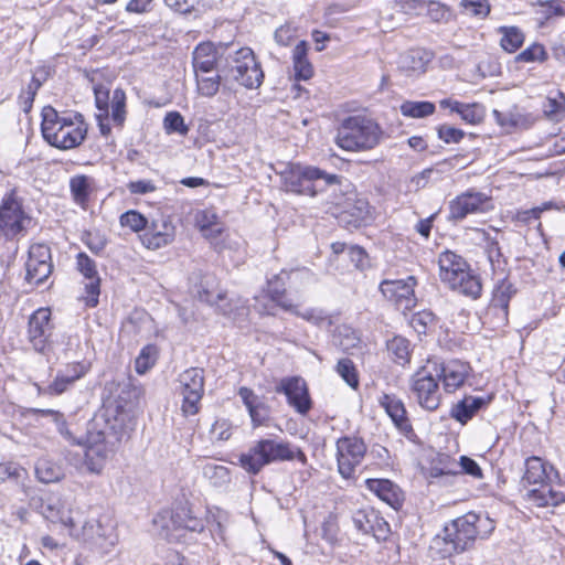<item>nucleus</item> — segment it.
Returning a JSON list of instances; mask_svg holds the SVG:
<instances>
[{"label":"nucleus","mask_w":565,"mask_h":565,"mask_svg":"<svg viewBox=\"0 0 565 565\" xmlns=\"http://www.w3.org/2000/svg\"><path fill=\"white\" fill-rule=\"evenodd\" d=\"M51 249L45 244H33L25 263V280L31 286L43 284L52 274Z\"/></svg>","instance_id":"4468645a"},{"label":"nucleus","mask_w":565,"mask_h":565,"mask_svg":"<svg viewBox=\"0 0 565 565\" xmlns=\"http://www.w3.org/2000/svg\"><path fill=\"white\" fill-rule=\"evenodd\" d=\"M457 114L469 124H478L483 118L482 108L476 104H462L460 103Z\"/></svg>","instance_id":"052dcab7"},{"label":"nucleus","mask_w":565,"mask_h":565,"mask_svg":"<svg viewBox=\"0 0 565 565\" xmlns=\"http://www.w3.org/2000/svg\"><path fill=\"white\" fill-rule=\"evenodd\" d=\"M191 515H192V511L188 507L180 505V507L175 508L170 514V522L172 524V530H170V527L167 526V531H168L166 534L167 537L169 540L179 539V535L174 534L172 531L184 530L186 520Z\"/></svg>","instance_id":"79ce46f5"},{"label":"nucleus","mask_w":565,"mask_h":565,"mask_svg":"<svg viewBox=\"0 0 565 565\" xmlns=\"http://www.w3.org/2000/svg\"><path fill=\"white\" fill-rule=\"evenodd\" d=\"M543 113L552 120H562L565 116V95L557 92L555 96H548L543 104Z\"/></svg>","instance_id":"ea45409f"},{"label":"nucleus","mask_w":565,"mask_h":565,"mask_svg":"<svg viewBox=\"0 0 565 565\" xmlns=\"http://www.w3.org/2000/svg\"><path fill=\"white\" fill-rule=\"evenodd\" d=\"M401 113L409 118H424L435 113V105L430 102L406 100L401 105Z\"/></svg>","instance_id":"58836bf2"},{"label":"nucleus","mask_w":565,"mask_h":565,"mask_svg":"<svg viewBox=\"0 0 565 565\" xmlns=\"http://www.w3.org/2000/svg\"><path fill=\"white\" fill-rule=\"evenodd\" d=\"M547 58V52L544 46L539 43H534L522 51L520 54L515 56L516 62H544Z\"/></svg>","instance_id":"603ef678"},{"label":"nucleus","mask_w":565,"mask_h":565,"mask_svg":"<svg viewBox=\"0 0 565 565\" xmlns=\"http://www.w3.org/2000/svg\"><path fill=\"white\" fill-rule=\"evenodd\" d=\"M126 94L121 88H116L113 92L110 99V116L111 120L121 127L126 119Z\"/></svg>","instance_id":"a19ab883"},{"label":"nucleus","mask_w":565,"mask_h":565,"mask_svg":"<svg viewBox=\"0 0 565 565\" xmlns=\"http://www.w3.org/2000/svg\"><path fill=\"white\" fill-rule=\"evenodd\" d=\"M73 385L67 377H64L60 372L56 373L54 381L46 387L36 385L39 394L42 395H61Z\"/></svg>","instance_id":"864d4df0"},{"label":"nucleus","mask_w":565,"mask_h":565,"mask_svg":"<svg viewBox=\"0 0 565 565\" xmlns=\"http://www.w3.org/2000/svg\"><path fill=\"white\" fill-rule=\"evenodd\" d=\"M228 74L234 81L248 89L258 88L264 79L260 64L249 47L237 50L234 56L231 57Z\"/></svg>","instance_id":"6e6552de"},{"label":"nucleus","mask_w":565,"mask_h":565,"mask_svg":"<svg viewBox=\"0 0 565 565\" xmlns=\"http://www.w3.org/2000/svg\"><path fill=\"white\" fill-rule=\"evenodd\" d=\"M366 488L380 500L393 509H398L403 502V492L399 487L388 479H367Z\"/></svg>","instance_id":"393cba45"},{"label":"nucleus","mask_w":565,"mask_h":565,"mask_svg":"<svg viewBox=\"0 0 565 565\" xmlns=\"http://www.w3.org/2000/svg\"><path fill=\"white\" fill-rule=\"evenodd\" d=\"M202 475L214 487H223L231 481L230 469L214 462H205L202 466Z\"/></svg>","instance_id":"72a5a7b5"},{"label":"nucleus","mask_w":565,"mask_h":565,"mask_svg":"<svg viewBox=\"0 0 565 565\" xmlns=\"http://www.w3.org/2000/svg\"><path fill=\"white\" fill-rule=\"evenodd\" d=\"M371 527L370 532L376 541H385L390 535V524L380 516L376 512H371Z\"/></svg>","instance_id":"6e6d98bb"},{"label":"nucleus","mask_w":565,"mask_h":565,"mask_svg":"<svg viewBox=\"0 0 565 565\" xmlns=\"http://www.w3.org/2000/svg\"><path fill=\"white\" fill-rule=\"evenodd\" d=\"M199 297L201 301L215 307L218 312L232 320H238L248 315L246 300L238 296L228 298L223 291L202 290Z\"/></svg>","instance_id":"f3484780"},{"label":"nucleus","mask_w":565,"mask_h":565,"mask_svg":"<svg viewBox=\"0 0 565 565\" xmlns=\"http://www.w3.org/2000/svg\"><path fill=\"white\" fill-rule=\"evenodd\" d=\"M35 473L43 483L60 481L64 476L62 467L46 458L39 459L35 466Z\"/></svg>","instance_id":"473e14b6"},{"label":"nucleus","mask_w":565,"mask_h":565,"mask_svg":"<svg viewBox=\"0 0 565 565\" xmlns=\"http://www.w3.org/2000/svg\"><path fill=\"white\" fill-rule=\"evenodd\" d=\"M409 323L418 334H425L431 327L435 326V315L426 310L419 311L413 315Z\"/></svg>","instance_id":"8fccbe9b"},{"label":"nucleus","mask_w":565,"mask_h":565,"mask_svg":"<svg viewBox=\"0 0 565 565\" xmlns=\"http://www.w3.org/2000/svg\"><path fill=\"white\" fill-rule=\"evenodd\" d=\"M388 351L395 356L396 362L405 364L409 362L411 343L403 337L393 338L387 344Z\"/></svg>","instance_id":"c03bdc74"},{"label":"nucleus","mask_w":565,"mask_h":565,"mask_svg":"<svg viewBox=\"0 0 565 565\" xmlns=\"http://www.w3.org/2000/svg\"><path fill=\"white\" fill-rule=\"evenodd\" d=\"M417 279L408 276L405 279H385L380 284V291L390 301L394 302L398 309L411 310L416 306L415 287Z\"/></svg>","instance_id":"ddd939ff"},{"label":"nucleus","mask_w":565,"mask_h":565,"mask_svg":"<svg viewBox=\"0 0 565 565\" xmlns=\"http://www.w3.org/2000/svg\"><path fill=\"white\" fill-rule=\"evenodd\" d=\"M76 266L78 271L89 281L85 285L86 297L85 302L88 307H95L98 303L100 294V279L96 269V263L85 253L76 256Z\"/></svg>","instance_id":"412c9836"},{"label":"nucleus","mask_w":565,"mask_h":565,"mask_svg":"<svg viewBox=\"0 0 565 565\" xmlns=\"http://www.w3.org/2000/svg\"><path fill=\"white\" fill-rule=\"evenodd\" d=\"M254 427L265 425L269 419V408L263 402L248 411Z\"/></svg>","instance_id":"0e129e2a"},{"label":"nucleus","mask_w":565,"mask_h":565,"mask_svg":"<svg viewBox=\"0 0 565 565\" xmlns=\"http://www.w3.org/2000/svg\"><path fill=\"white\" fill-rule=\"evenodd\" d=\"M308 44L300 41L292 51L295 76L297 79L307 81L313 75V67L307 57Z\"/></svg>","instance_id":"7c9ffc66"},{"label":"nucleus","mask_w":565,"mask_h":565,"mask_svg":"<svg viewBox=\"0 0 565 565\" xmlns=\"http://www.w3.org/2000/svg\"><path fill=\"white\" fill-rule=\"evenodd\" d=\"M490 402V397L467 395L456 403L450 412L452 418L461 424L468 423L478 411L486 407Z\"/></svg>","instance_id":"c85d7f7f"},{"label":"nucleus","mask_w":565,"mask_h":565,"mask_svg":"<svg viewBox=\"0 0 565 565\" xmlns=\"http://www.w3.org/2000/svg\"><path fill=\"white\" fill-rule=\"evenodd\" d=\"M118 543V535L113 525L96 524V534L92 537V544L102 553H109Z\"/></svg>","instance_id":"2f4dec72"},{"label":"nucleus","mask_w":565,"mask_h":565,"mask_svg":"<svg viewBox=\"0 0 565 565\" xmlns=\"http://www.w3.org/2000/svg\"><path fill=\"white\" fill-rule=\"evenodd\" d=\"M297 459L306 462V455L289 441L278 438L257 440L247 452L242 454L239 463L248 473L257 475L265 466L278 461Z\"/></svg>","instance_id":"7ed1b4c3"},{"label":"nucleus","mask_w":565,"mask_h":565,"mask_svg":"<svg viewBox=\"0 0 565 565\" xmlns=\"http://www.w3.org/2000/svg\"><path fill=\"white\" fill-rule=\"evenodd\" d=\"M492 114L495 122L507 132L527 129L534 124V117L531 114L523 113L518 106H513L505 111L494 109Z\"/></svg>","instance_id":"b1692460"},{"label":"nucleus","mask_w":565,"mask_h":565,"mask_svg":"<svg viewBox=\"0 0 565 565\" xmlns=\"http://www.w3.org/2000/svg\"><path fill=\"white\" fill-rule=\"evenodd\" d=\"M424 64L420 51H409L402 55L399 61V65L403 70L413 72H423Z\"/></svg>","instance_id":"13d9d810"},{"label":"nucleus","mask_w":565,"mask_h":565,"mask_svg":"<svg viewBox=\"0 0 565 565\" xmlns=\"http://www.w3.org/2000/svg\"><path fill=\"white\" fill-rule=\"evenodd\" d=\"M452 541L445 533L444 536H436L430 545V550L441 558L450 557L455 553H459L458 550L451 548Z\"/></svg>","instance_id":"bf43d9fd"},{"label":"nucleus","mask_w":565,"mask_h":565,"mask_svg":"<svg viewBox=\"0 0 565 565\" xmlns=\"http://www.w3.org/2000/svg\"><path fill=\"white\" fill-rule=\"evenodd\" d=\"M290 311L315 326L322 327L324 324H330L329 317L321 309L308 308L302 311H299L297 307L292 305V310Z\"/></svg>","instance_id":"09e8293b"},{"label":"nucleus","mask_w":565,"mask_h":565,"mask_svg":"<svg viewBox=\"0 0 565 565\" xmlns=\"http://www.w3.org/2000/svg\"><path fill=\"white\" fill-rule=\"evenodd\" d=\"M543 8V13L546 19L552 17H563L565 15V2L561 0H551L541 4Z\"/></svg>","instance_id":"774afa93"},{"label":"nucleus","mask_w":565,"mask_h":565,"mask_svg":"<svg viewBox=\"0 0 565 565\" xmlns=\"http://www.w3.org/2000/svg\"><path fill=\"white\" fill-rule=\"evenodd\" d=\"M527 500L537 507H555L565 502V479L558 473L539 487L531 489Z\"/></svg>","instance_id":"a211bd4d"},{"label":"nucleus","mask_w":565,"mask_h":565,"mask_svg":"<svg viewBox=\"0 0 565 565\" xmlns=\"http://www.w3.org/2000/svg\"><path fill=\"white\" fill-rule=\"evenodd\" d=\"M383 138V130L372 118L356 115L345 118L338 128L335 143L347 151L374 149Z\"/></svg>","instance_id":"20e7f679"},{"label":"nucleus","mask_w":565,"mask_h":565,"mask_svg":"<svg viewBox=\"0 0 565 565\" xmlns=\"http://www.w3.org/2000/svg\"><path fill=\"white\" fill-rule=\"evenodd\" d=\"M337 462L339 473L351 478L366 455V445L355 436H344L337 440Z\"/></svg>","instance_id":"1a4fd4ad"},{"label":"nucleus","mask_w":565,"mask_h":565,"mask_svg":"<svg viewBox=\"0 0 565 565\" xmlns=\"http://www.w3.org/2000/svg\"><path fill=\"white\" fill-rule=\"evenodd\" d=\"M30 221L15 192L7 193L0 204V242L15 238L25 231Z\"/></svg>","instance_id":"0eeeda50"},{"label":"nucleus","mask_w":565,"mask_h":565,"mask_svg":"<svg viewBox=\"0 0 565 565\" xmlns=\"http://www.w3.org/2000/svg\"><path fill=\"white\" fill-rule=\"evenodd\" d=\"M88 364L83 362H75L67 364L64 369L58 372L71 383H75L77 380L82 379L88 372Z\"/></svg>","instance_id":"680f3d73"},{"label":"nucleus","mask_w":565,"mask_h":565,"mask_svg":"<svg viewBox=\"0 0 565 565\" xmlns=\"http://www.w3.org/2000/svg\"><path fill=\"white\" fill-rule=\"evenodd\" d=\"M276 392H282L297 413L306 415L312 406L307 383L303 379L294 376L281 380Z\"/></svg>","instance_id":"6ab92c4d"},{"label":"nucleus","mask_w":565,"mask_h":565,"mask_svg":"<svg viewBox=\"0 0 565 565\" xmlns=\"http://www.w3.org/2000/svg\"><path fill=\"white\" fill-rule=\"evenodd\" d=\"M499 32L502 34L500 44L504 51L513 53L522 46L524 34L519 28L501 26L499 28Z\"/></svg>","instance_id":"e433bc0d"},{"label":"nucleus","mask_w":565,"mask_h":565,"mask_svg":"<svg viewBox=\"0 0 565 565\" xmlns=\"http://www.w3.org/2000/svg\"><path fill=\"white\" fill-rule=\"evenodd\" d=\"M142 245L148 249H159L171 244L175 238V226L169 218L161 217L148 224L140 236Z\"/></svg>","instance_id":"aec40b11"},{"label":"nucleus","mask_w":565,"mask_h":565,"mask_svg":"<svg viewBox=\"0 0 565 565\" xmlns=\"http://www.w3.org/2000/svg\"><path fill=\"white\" fill-rule=\"evenodd\" d=\"M183 401L181 411L184 416L195 415L200 411V402L204 393V371L191 367L179 376Z\"/></svg>","instance_id":"9b49d317"},{"label":"nucleus","mask_w":565,"mask_h":565,"mask_svg":"<svg viewBox=\"0 0 565 565\" xmlns=\"http://www.w3.org/2000/svg\"><path fill=\"white\" fill-rule=\"evenodd\" d=\"M53 326L49 308H39L29 318L28 340L33 349L40 353H46L51 349L50 338Z\"/></svg>","instance_id":"2eb2a0df"},{"label":"nucleus","mask_w":565,"mask_h":565,"mask_svg":"<svg viewBox=\"0 0 565 565\" xmlns=\"http://www.w3.org/2000/svg\"><path fill=\"white\" fill-rule=\"evenodd\" d=\"M334 341L343 352H351L361 343L359 333L353 328L345 324L337 328Z\"/></svg>","instance_id":"c9c22d12"},{"label":"nucleus","mask_w":565,"mask_h":565,"mask_svg":"<svg viewBox=\"0 0 565 565\" xmlns=\"http://www.w3.org/2000/svg\"><path fill=\"white\" fill-rule=\"evenodd\" d=\"M445 533L452 541V550H458V552L468 550L479 534L478 514L467 513L454 520L450 525L445 527Z\"/></svg>","instance_id":"dca6fc26"},{"label":"nucleus","mask_w":565,"mask_h":565,"mask_svg":"<svg viewBox=\"0 0 565 565\" xmlns=\"http://www.w3.org/2000/svg\"><path fill=\"white\" fill-rule=\"evenodd\" d=\"M217 62V51L212 43H201L193 52L194 73H212Z\"/></svg>","instance_id":"c756f323"},{"label":"nucleus","mask_w":565,"mask_h":565,"mask_svg":"<svg viewBox=\"0 0 565 565\" xmlns=\"http://www.w3.org/2000/svg\"><path fill=\"white\" fill-rule=\"evenodd\" d=\"M195 222L205 236H215L222 232L221 224L217 223V216L213 211L204 210L199 212L195 215Z\"/></svg>","instance_id":"4c0bfd02"},{"label":"nucleus","mask_w":565,"mask_h":565,"mask_svg":"<svg viewBox=\"0 0 565 565\" xmlns=\"http://www.w3.org/2000/svg\"><path fill=\"white\" fill-rule=\"evenodd\" d=\"M129 414L121 407L107 406L92 422L86 436L85 466L99 475L127 434Z\"/></svg>","instance_id":"f257e3e1"},{"label":"nucleus","mask_w":565,"mask_h":565,"mask_svg":"<svg viewBox=\"0 0 565 565\" xmlns=\"http://www.w3.org/2000/svg\"><path fill=\"white\" fill-rule=\"evenodd\" d=\"M163 127L168 134L178 132L181 136H185L189 132L184 118L178 111H170L164 116Z\"/></svg>","instance_id":"3c124183"},{"label":"nucleus","mask_w":565,"mask_h":565,"mask_svg":"<svg viewBox=\"0 0 565 565\" xmlns=\"http://www.w3.org/2000/svg\"><path fill=\"white\" fill-rule=\"evenodd\" d=\"M281 179L286 191L310 196H315L328 185L339 182L337 174L327 173L316 167L299 164L288 167L281 173Z\"/></svg>","instance_id":"423d86ee"},{"label":"nucleus","mask_w":565,"mask_h":565,"mask_svg":"<svg viewBox=\"0 0 565 565\" xmlns=\"http://www.w3.org/2000/svg\"><path fill=\"white\" fill-rule=\"evenodd\" d=\"M515 294L514 285L508 279L500 280L493 289L490 311L494 312L503 322L508 320L509 302Z\"/></svg>","instance_id":"bb28decb"},{"label":"nucleus","mask_w":565,"mask_h":565,"mask_svg":"<svg viewBox=\"0 0 565 565\" xmlns=\"http://www.w3.org/2000/svg\"><path fill=\"white\" fill-rule=\"evenodd\" d=\"M465 136L461 129L455 128L449 125H441L438 128V137L446 143L459 142Z\"/></svg>","instance_id":"338daca9"},{"label":"nucleus","mask_w":565,"mask_h":565,"mask_svg":"<svg viewBox=\"0 0 565 565\" xmlns=\"http://www.w3.org/2000/svg\"><path fill=\"white\" fill-rule=\"evenodd\" d=\"M120 224L124 227H129L134 232H146L148 220L141 213L130 210L120 216Z\"/></svg>","instance_id":"de8ad7c7"},{"label":"nucleus","mask_w":565,"mask_h":565,"mask_svg":"<svg viewBox=\"0 0 565 565\" xmlns=\"http://www.w3.org/2000/svg\"><path fill=\"white\" fill-rule=\"evenodd\" d=\"M337 371L340 376L350 385L351 387H356L359 385V380L356 375V371L354 364L349 359H342L338 362Z\"/></svg>","instance_id":"4d7b16f0"},{"label":"nucleus","mask_w":565,"mask_h":565,"mask_svg":"<svg viewBox=\"0 0 565 565\" xmlns=\"http://www.w3.org/2000/svg\"><path fill=\"white\" fill-rule=\"evenodd\" d=\"M158 350L154 345H146L135 361V369L138 374H145L156 363Z\"/></svg>","instance_id":"a18cd8bd"},{"label":"nucleus","mask_w":565,"mask_h":565,"mask_svg":"<svg viewBox=\"0 0 565 565\" xmlns=\"http://www.w3.org/2000/svg\"><path fill=\"white\" fill-rule=\"evenodd\" d=\"M471 374V366L460 360H450L440 367L437 373L441 377L444 390L447 393H454L459 390Z\"/></svg>","instance_id":"5701e85b"},{"label":"nucleus","mask_w":565,"mask_h":565,"mask_svg":"<svg viewBox=\"0 0 565 565\" xmlns=\"http://www.w3.org/2000/svg\"><path fill=\"white\" fill-rule=\"evenodd\" d=\"M289 280V287L299 290L308 285L316 282V275L308 268H299L287 271L286 275Z\"/></svg>","instance_id":"37998d69"},{"label":"nucleus","mask_w":565,"mask_h":565,"mask_svg":"<svg viewBox=\"0 0 565 565\" xmlns=\"http://www.w3.org/2000/svg\"><path fill=\"white\" fill-rule=\"evenodd\" d=\"M42 83L39 78L33 76L25 88H23L19 95V104L23 111L28 113L31 110L34 97L41 87Z\"/></svg>","instance_id":"49530a36"},{"label":"nucleus","mask_w":565,"mask_h":565,"mask_svg":"<svg viewBox=\"0 0 565 565\" xmlns=\"http://www.w3.org/2000/svg\"><path fill=\"white\" fill-rule=\"evenodd\" d=\"M554 473H558L552 466L546 463L540 457H530L525 460V472L523 475V481L533 486H541L548 479L554 477Z\"/></svg>","instance_id":"cd10ccee"},{"label":"nucleus","mask_w":565,"mask_h":565,"mask_svg":"<svg viewBox=\"0 0 565 565\" xmlns=\"http://www.w3.org/2000/svg\"><path fill=\"white\" fill-rule=\"evenodd\" d=\"M42 135L53 147L70 150L78 147L87 135V124L78 113H57L52 107L42 110Z\"/></svg>","instance_id":"f03ea898"},{"label":"nucleus","mask_w":565,"mask_h":565,"mask_svg":"<svg viewBox=\"0 0 565 565\" xmlns=\"http://www.w3.org/2000/svg\"><path fill=\"white\" fill-rule=\"evenodd\" d=\"M196 89L204 97H213L217 94L222 81L220 74L195 73Z\"/></svg>","instance_id":"f704fd0d"},{"label":"nucleus","mask_w":565,"mask_h":565,"mask_svg":"<svg viewBox=\"0 0 565 565\" xmlns=\"http://www.w3.org/2000/svg\"><path fill=\"white\" fill-rule=\"evenodd\" d=\"M287 271L281 270L280 274L275 276L273 279L268 280V301L262 302L258 297L255 298L256 305L255 308L262 315H274L273 312V303H277L285 310H292V303L288 300L284 299L285 294V279Z\"/></svg>","instance_id":"4be33fe9"},{"label":"nucleus","mask_w":565,"mask_h":565,"mask_svg":"<svg viewBox=\"0 0 565 565\" xmlns=\"http://www.w3.org/2000/svg\"><path fill=\"white\" fill-rule=\"evenodd\" d=\"M380 404L401 433L405 436L413 433V428L406 416V409L402 399L394 395L384 394L380 398Z\"/></svg>","instance_id":"a878e982"},{"label":"nucleus","mask_w":565,"mask_h":565,"mask_svg":"<svg viewBox=\"0 0 565 565\" xmlns=\"http://www.w3.org/2000/svg\"><path fill=\"white\" fill-rule=\"evenodd\" d=\"M427 15L435 22L445 20L448 15L447 8L438 1H428L424 7Z\"/></svg>","instance_id":"69168bd1"},{"label":"nucleus","mask_w":565,"mask_h":565,"mask_svg":"<svg viewBox=\"0 0 565 565\" xmlns=\"http://www.w3.org/2000/svg\"><path fill=\"white\" fill-rule=\"evenodd\" d=\"M466 11L472 15L484 18L490 12L488 0H462Z\"/></svg>","instance_id":"e2e57ef3"},{"label":"nucleus","mask_w":565,"mask_h":565,"mask_svg":"<svg viewBox=\"0 0 565 565\" xmlns=\"http://www.w3.org/2000/svg\"><path fill=\"white\" fill-rule=\"evenodd\" d=\"M70 186L75 200L83 202L88 196L90 180L86 175H76L71 179Z\"/></svg>","instance_id":"5fc2aeb1"},{"label":"nucleus","mask_w":565,"mask_h":565,"mask_svg":"<svg viewBox=\"0 0 565 565\" xmlns=\"http://www.w3.org/2000/svg\"><path fill=\"white\" fill-rule=\"evenodd\" d=\"M491 198L476 189H469L449 203V220L458 222L469 214L487 213L492 210Z\"/></svg>","instance_id":"f8f14e48"},{"label":"nucleus","mask_w":565,"mask_h":565,"mask_svg":"<svg viewBox=\"0 0 565 565\" xmlns=\"http://www.w3.org/2000/svg\"><path fill=\"white\" fill-rule=\"evenodd\" d=\"M440 280L452 290L472 299L481 295L480 279L471 273L467 262L451 250H444L438 258Z\"/></svg>","instance_id":"39448f33"},{"label":"nucleus","mask_w":565,"mask_h":565,"mask_svg":"<svg viewBox=\"0 0 565 565\" xmlns=\"http://www.w3.org/2000/svg\"><path fill=\"white\" fill-rule=\"evenodd\" d=\"M411 390L418 404L427 411H436L441 401L438 381L428 366L418 369L411 379Z\"/></svg>","instance_id":"9d476101"}]
</instances>
